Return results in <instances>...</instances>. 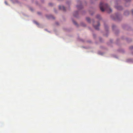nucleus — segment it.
<instances>
[{"label": "nucleus", "instance_id": "1", "mask_svg": "<svg viewBox=\"0 0 133 133\" xmlns=\"http://www.w3.org/2000/svg\"><path fill=\"white\" fill-rule=\"evenodd\" d=\"M99 7L101 10L104 11L105 10H107L108 13H110L112 11V10L110 8L109 6L107 4H104L103 2L100 3Z\"/></svg>", "mask_w": 133, "mask_h": 133}, {"label": "nucleus", "instance_id": "2", "mask_svg": "<svg viewBox=\"0 0 133 133\" xmlns=\"http://www.w3.org/2000/svg\"><path fill=\"white\" fill-rule=\"evenodd\" d=\"M94 28L96 30H98L99 29V26L100 25L99 23L98 22H97V25H94Z\"/></svg>", "mask_w": 133, "mask_h": 133}, {"label": "nucleus", "instance_id": "3", "mask_svg": "<svg viewBox=\"0 0 133 133\" xmlns=\"http://www.w3.org/2000/svg\"><path fill=\"white\" fill-rule=\"evenodd\" d=\"M59 9L60 10H62L64 11H65V7L63 6H59Z\"/></svg>", "mask_w": 133, "mask_h": 133}, {"label": "nucleus", "instance_id": "4", "mask_svg": "<svg viewBox=\"0 0 133 133\" xmlns=\"http://www.w3.org/2000/svg\"><path fill=\"white\" fill-rule=\"evenodd\" d=\"M74 16L75 17H77L78 15V12L76 11L74 12Z\"/></svg>", "mask_w": 133, "mask_h": 133}, {"label": "nucleus", "instance_id": "5", "mask_svg": "<svg viewBox=\"0 0 133 133\" xmlns=\"http://www.w3.org/2000/svg\"><path fill=\"white\" fill-rule=\"evenodd\" d=\"M116 8L117 10H121L122 9V7L120 6H116L115 7Z\"/></svg>", "mask_w": 133, "mask_h": 133}, {"label": "nucleus", "instance_id": "6", "mask_svg": "<svg viewBox=\"0 0 133 133\" xmlns=\"http://www.w3.org/2000/svg\"><path fill=\"white\" fill-rule=\"evenodd\" d=\"M77 7L78 9H81L82 8V6L81 5H80L79 6H77Z\"/></svg>", "mask_w": 133, "mask_h": 133}, {"label": "nucleus", "instance_id": "7", "mask_svg": "<svg viewBox=\"0 0 133 133\" xmlns=\"http://www.w3.org/2000/svg\"><path fill=\"white\" fill-rule=\"evenodd\" d=\"M87 21L89 22L90 23V19L89 17H87L86 18Z\"/></svg>", "mask_w": 133, "mask_h": 133}, {"label": "nucleus", "instance_id": "8", "mask_svg": "<svg viewBox=\"0 0 133 133\" xmlns=\"http://www.w3.org/2000/svg\"><path fill=\"white\" fill-rule=\"evenodd\" d=\"M96 18L98 19H100L101 18V17L99 15H98L97 16Z\"/></svg>", "mask_w": 133, "mask_h": 133}, {"label": "nucleus", "instance_id": "9", "mask_svg": "<svg viewBox=\"0 0 133 133\" xmlns=\"http://www.w3.org/2000/svg\"><path fill=\"white\" fill-rule=\"evenodd\" d=\"M73 22L74 23V24H75V25H76L77 24V23L76 22H75V21H73Z\"/></svg>", "mask_w": 133, "mask_h": 133}, {"label": "nucleus", "instance_id": "10", "mask_svg": "<svg viewBox=\"0 0 133 133\" xmlns=\"http://www.w3.org/2000/svg\"><path fill=\"white\" fill-rule=\"evenodd\" d=\"M130 49H133V46H131L130 47Z\"/></svg>", "mask_w": 133, "mask_h": 133}, {"label": "nucleus", "instance_id": "11", "mask_svg": "<svg viewBox=\"0 0 133 133\" xmlns=\"http://www.w3.org/2000/svg\"><path fill=\"white\" fill-rule=\"evenodd\" d=\"M49 4L50 6H51L52 5V3H49Z\"/></svg>", "mask_w": 133, "mask_h": 133}, {"label": "nucleus", "instance_id": "12", "mask_svg": "<svg viewBox=\"0 0 133 133\" xmlns=\"http://www.w3.org/2000/svg\"><path fill=\"white\" fill-rule=\"evenodd\" d=\"M35 23L37 25H38V23H37V22H35Z\"/></svg>", "mask_w": 133, "mask_h": 133}, {"label": "nucleus", "instance_id": "13", "mask_svg": "<svg viewBox=\"0 0 133 133\" xmlns=\"http://www.w3.org/2000/svg\"><path fill=\"white\" fill-rule=\"evenodd\" d=\"M125 0L126 1L128 2V1H130V0Z\"/></svg>", "mask_w": 133, "mask_h": 133}, {"label": "nucleus", "instance_id": "14", "mask_svg": "<svg viewBox=\"0 0 133 133\" xmlns=\"http://www.w3.org/2000/svg\"><path fill=\"white\" fill-rule=\"evenodd\" d=\"M5 3L6 4H7V2H6V1H5Z\"/></svg>", "mask_w": 133, "mask_h": 133}, {"label": "nucleus", "instance_id": "15", "mask_svg": "<svg viewBox=\"0 0 133 133\" xmlns=\"http://www.w3.org/2000/svg\"><path fill=\"white\" fill-rule=\"evenodd\" d=\"M38 14H40V13H39V12H38Z\"/></svg>", "mask_w": 133, "mask_h": 133}, {"label": "nucleus", "instance_id": "16", "mask_svg": "<svg viewBox=\"0 0 133 133\" xmlns=\"http://www.w3.org/2000/svg\"><path fill=\"white\" fill-rule=\"evenodd\" d=\"M106 28H107L106 26H105V29H106Z\"/></svg>", "mask_w": 133, "mask_h": 133}, {"label": "nucleus", "instance_id": "17", "mask_svg": "<svg viewBox=\"0 0 133 133\" xmlns=\"http://www.w3.org/2000/svg\"><path fill=\"white\" fill-rule=\"evenodd\" d=\"M132 13H133V10H132Z\"/></svg>", "mask_w": 133, "mask_h": 133}]
</instances>
